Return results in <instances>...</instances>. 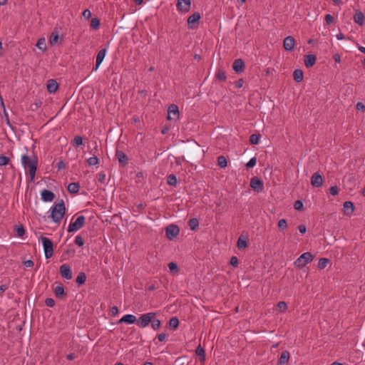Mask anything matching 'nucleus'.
<instances>
[{
  "mask_svg": "<svg viewBox=\"0 0 365 365\" xmlns=\"http://www.w3.org/2000/svg\"><path fill=\"white\" fill-rule=\"evenodd\" d=\"M155 312H148L142 314L137 320V325L140 328L146 327L155 317Z\"/></svg>",
  "mask_w": 365,
  "mask_h": 365,
  "instance_id": "obj_6",
  "label": "nucleus"
},
{
  "mask_svg": "<svg viewBox=\"0 0 365 365\" xmlns=\"http://www.w3.org/2000/svg\"><path fill=\"white\" fill-rule=\"evenodd\" d=\"M284 48L287 51H291L294 49L295 46V40L294 38L291 36H287L284 40Z\"/></svg>",
  "mask_w": 365,
  "mask_h": 365,
  "instance_id": "obj_15",
  "label": "nucleus"
},
{
  "mask_svg": "<svg viewBox=\"0 0 365 365\" xmlns=\"http://www.w3.org/2000/svg\"><path fill=\"white\" fill-rule=\"evenodd\" d=\"M72 143H73V146H75V147H78L80 145H83L82 137L80 135H76L74 137L73 140H72Z\"/></svg>",
  "mask_w": 365,
  "mask_h": 365,
  "instance_id": "obj_34",
  "label": "nucleus"
},
{
  "mask_svg": "<svg viewBox=\"0 0 365 365\" xmlns=\"http://www.w3.org/2000/svg\"><path fill=\"white\" fill-rule=\"evenodd\" d=\"M24 264L26 267H31L34 266V262L31 259L24 261Z\"/></svg>",
  "mask_w": 365,
  "mask_h": 365,
  "instance_id": "obj_56",
  "label": "nucleus"
},
{
  "mask_svg": "<svg viewBox=\"0 0 365 365\" xmlns=\"http://www.w3.org/2000/svg\"><path fill=\"white\" fill-rule=\"evenodd\" d=\"M106 175L104 173H99L98 174V181L101 183H103L105 182Z\"/></svg>",
  "mask_w": 365,
  "mask_h": 365,
  "instance_id": "obj_60",
  "label": "nucleus"
},
{
  "mask_svg": "<svg viewBox=\"0 0 365 365\" xmlns=\"http://www.w3.org/2000/svg\"><path fill=\"white\" fill-rule=\"evenodd\" d=\"M257 162V160L256 158H252L246 164V167L248 168H252L256 165Z\"/></svg>",
  "mask_w": 365,
  "mask_h": 365,
  "instance_id": "obj_45",
  "label": "nucleus"
},
{
  "mask_svg": "<svg viewBox=\"0 0 365 365\" xmlns=\"http://www.w3.org/2000/svg\"><path fill=\"white\" fill-rule=\"evenodd\" d=\"M59 272L61 275L65 278L66 279H72V273L70 267L66 264H63L60 267Z\"/></svg>",
  "mask_w": 365,
  "mask_h": 365,
  "instance_id": "obj_13",
  "label": "nucleus"
},
{
  "mask_svg": "<svg viewBox=\"0 0 365 365\" xmlns=\"http://www.w3.org/2000/svg\"><path fill=\"white\" fill-rule=\"evenodd\" d=\"M86 277L85 273L81 272L76 277V282L78 284H83L86 281Z\"/></svg>",
  "mask_w": 365,
  "mask_h": 365,
  "instance_id": "obj_39",
  "label": "nucleus"
},
{
  "mask_svg": "<svg viewBox=\"0 0 365 365\" xmlns=\"http://www.w3.org/2000/svg\"><path fill=\"white\" fill-rule=\"evenodd\" d=\"M47 90L49 93H55L56 90L58 89V85L56 80L50 79L47 82Z\"/></svg>",
  "mask_w": 365,
  "mask_h": 365,
  "instance_id": "obj_23",
  "label": "nucleus"
},
{
  "mask_svg": "<svg viewBox=\"0 0 365 365\" xmlns=\"http://www.w3.org/2000/svg\"><path fill=\"white\" fill-rule=\"evenodd\" d=\"M325 21L327 24H331L334 21V17L331 14H327L325 16Z\"/></svg>",
  "mask_w": 365,
  "mask_h": 365,
  "instance_id": "obj_53",
  "label": "nucleus"
},
{
  "mask_svg": "<svg viewBox=\"0 0 365 365\" xmlns=\"http://www.w3.org/2000/svg\"><path fill=\"white\" fill-rule=\"evenodd\" d=\"M57 168L59 170L64 169L66 168V165L63 160H61L57 164Z\"/></svg>",
  "mask_w": 365,
  "mask_h": 365,
  "instance_id": "obj_59",
  "label": "nucleus"
},
{
  "mask_svg": "<svg viewBox=\"0 0 365 365\" xmlns=\"http://www.w3.org/2000/svg\"><path fill=\"white\" fill-rule=\"evenodd\" d=\"M188 225L192 230H195L199 225V222L197 218H191L189 222Z\"/></svg>",
  "mask_w": 365,
  "mask_h": 365,
  "instance_id": "obj_33",
  "label": "nucleus"
},
{
  "mask_svg": "<svg viewBox=\"0 0 365 365\" xmlns=\"http://www.w3.org/2000/svg\"><path fill=\"white\" fill-rule=\"evenodd\" d=\"M179 325V320L177 317H172L169 321V326L174 329H177Z\"/></svg>",
  "mask_w": 365,
  "mask_h": 365,
  "instance_id": "obj_36",
  "label": "nucleus"
},
{
  "mask_svg": "<svg viewBox=\"0 0 365 365\" xmlns=\"http://www.w3.org/2000/svg\"><path fill=\"white\" fill-rule=\"evenodd\" d=\"M167 182L169 185L176 186L178 183L177 178L175 175L171 174L168 176Z\"/></svg>",
  "mask_w": 365,
  "mask_h": 365,
  "instance_id": "obj_31",
  "label": "nucleus"
},
{
  "mask_svg": "<svg viewBox=\"0 0 365 365\" xmlns=\"http://www.w3.org/2000/svg\"><path fill=\"white\" fill-rule=\"evenodd\" d=\"M298 229L302 234H304L307 232V227L304 225H300Z\"/></svg>",
  "mask_w": 365,
  "mask_h": 365,
  "instance_id": "obj_58",
  "label": "nucleus"
},
{
  "mask_svg": "<svg viewBox=\"0 0 365 365\" xmlns=\"http://www.w3.org/2000/svg\"><path fill=\"white\" fill-rule=\"evenodd\" d=\"M293 78L296 82H297V83L302 82L304 78V74H303L302 71L300 69H296L293 73Z\"/></svg>",
  "mask_w": 365,
  "mask_h": 365,
  "instance_id": "obj_26",
  "label": "nucleus"
},
{
  "mask_svg": "<svg viewBox=\"0 0 365 365\" xmlns=\"http://www.w3.org/2000/svg\"><path fill=\"white\" fill-rule=\"evenodd\" d=\"M58 38V36L56 34L55 36H52L51 38L50 39L51 44H54L57 42Z\"/></svg>",
  "mask_w": 365,
  "mask_h": 365,
  "instance_id": "obj_61",
  "label": "nucleus"
},
{
  "mask_svg": "<svg viewBox=\"0 0 365 365\" xmlns=\"http://www.w3.org/2000/svg\"><path fill=\"white\" fill-rule=\"evenodd\" d=\"M16 234L19 237H22L25 234V230L22 225H19L16 228Z\"/></svg>",
  "mask_w": 365,
  "mask_h": 365,
  "instance_id": "obj_47",
  "label": "nucleus"
},
{
  "mask_svg": "<svg viewBox=\"0 0 365 365\" xmlns=\"http://www.w3.org/2000/svg\"><path fill=\"white\" fill-rule=\"evenodd\" d=\"M80 185L77 182H71L68 185V190L71 193H77L79 190Z\"/></svg>",
  "mask_w": 365,
  "mask_h": 365,
  "instance_id": "obj_27",
  "label": "nucleus"
},
{
  "mask_svg": "<svg viewBox=\"0 0 365 365\" xmlns=\"http://www.w3.org/2000/svg\"><path fill=\"white\" fill-rule=\"evenodd\" d=\"M216 76L219 80H220L222 81H225L227 78L225 72L220 69H219L217 71Z\"/></svg>",
  "mask_w": 365,
  "mask_h": 365,
  "instance_id": "obj_41",
  "label": "nucleus"
},
{
  "mask_svg": "<svg viewBox=\"0 0 365 365\" xmlns=\"http://www.w3.org/2000/svg\"><path fill=\"white\" fill-rule=\"evenodd\" d=\"M277 309L279 312H284L287 309V305L284 302H279L277 305Z\"/></svg>",
  "mask_w": 365,
  "mask_h": 365,
  "instance_id": "obj_38",
  "label": "nucleus"
},
{
  "mask_svg": "<svg viewBox=\"0 0 365 365\" xmlns=\"http://www.w3.org/2000/svg\"><path fill=\"white\" fill-rule=\"evenodd\" d=\"M43 252L46 259L51 258L53 255V242L48 237H41Z\"/></svg>",
  "mask_w": 365,
  "mask_h": 365,
  "instance_id": "obj_4",
  "label": "nucleus"
},
{
  "mask_svg": "<svg viewBox=\"0 0 365 365\" xmlns=\"http://www.w3.org/2000/svg\"><path fill=\"white\" fill-rule=\"evenodd\" d=\"M107 53V48H103L101 49L97 53L96 61V67L94 68V71H96L99 68L100 65L103 62L106 55Z\"/></svg>",
  "mask_w": 365,
  "mask_h": 365,
  "instance_id": "obj_14",
  "label": "nucleus"
},
{
  "mask_svg": "<svg viewBox=\"0 0 365 365\" xmlns=\"http://www.w3.org/2000/svg\"><path fill=\"white\" fill-rule=\"evenodd\" d=\"M196 354L200 356V361L203 362L205 359V350L201 346H198L195 350Z\"/></svg>",
  "mask_w": 365,
  "mask_h": 365,
  "instance_id": "obj_28",
  "label": "nucleus"
},
{
  "mask_svg": "<svg viewBox=\"0 0 365 365\" xmlns=\"http://www.w3.org/2000/svg\"><path fill=\"white\" fill-rule=\"evenodd\" d=\"M45 304L49 307H53L55 305V302L52 298H47L45 300Z\"/></svg>",
  "mask_w": 365,
  "mask_h": 365,
  "instance_id": "obj_52",
  "label": "nucleus"
},
{
  "mask_svg": "<svg viewBox=\"0 0 365 365\" xmlns=\"http://www.w3.org/2000/svg\"><path fill=\"white\" fill-rule=\"evenodd\" d=\"M50 211L52 222L60 224L66 213L64 202L61 200L60 202L54 203L50 208Z\"/></svg>",
  "mask_w": 365,
  "mask_h": 365,
  "instance_id": "obj_1",
  "label": "nucleus"
},
{
  "mask_svg": "<svg viewBox=\"0 0 365 365\" xmlns=\"http://www.w3.org/2000/svg\"><path fill=\"white\" fill-rule=\"evenodd\" d=\"M83 16L86 19H89L91 17V11L89 9L84 10V11L83 12Z\"/></svg>",
  "mask_w": 365,
  "mask_h": 365,
  "instance_id": "obj_55",
  "label": "nucleus"
},
{
  "mask_svg": "<svg viewBox=\"0 0 365 365\" xmlns=\"http://www.w3.org/2000/svg\"><path fill=\"white\" fill-rule=\"evenodd\" d=\"M165 338H166V334H164V333H162V334H160L158 335V339L160 341H163Z\"/></svg>",
  "mask_w": 365,
  "mask_h": 365,
  "instance_id": "obj_64",
  "label": "nucleus"
},
{
  "mask_svg": "<svg viewBox=\"0 0 365 365\" xmlns=\"http://www.w3.org/2000/svg\"><path fill=\"white\" fill-rule=\"evenodd\" d=\"M180 232L179 227L175 225H170L166 227L165 235L168 239L173 240L176 237Z\"/></svg>",
  "mask_w": 365,
  "mask_h": 365,
  "instance_id": "obj_9",
  "label": "nucleus"
},
{
  "mask_svg": "<svg viewBox=\"0 0 365 365\" xmlns=\"http://www.w3.org/2000/svg\"><path fill=\"white\" fill-rule=\"evenodd\" d=\"M75 243L78 246H83L84 244L83 238L80 235H77L75 238Z\"/></svg>",
  "mask_w": 365,
  "mask_h": 365,
  "instance_id": "obj_49",
  "label": "nucleus"
},
{
  "mask_svg": "<svg viewBox=\"0 0 365 365\" xmlns=\"http://www.w3.org/2000/svg\"><path fill=\"white\" fill-rule=\"evenodd\" d=\"M200 14L198 12H195L191 16H190L187 19V26L190 29H194L197 27L200 20Z\"/></svg>",
  "mask_w": 365,
  "mask_h": 365,
  "instance_id": "obj_8",
  "label": "nucleus"
},
{
  "mask_svg": "<svg viewBox=\"0 0 365 365\" xmlns=\"http://www.w3.org/2000/svg\"><path fill=\"white\" fill-rule=\"evenodd\" d=\"M290 357L289 352L288 351H284L282 352L281 356L279 359V364L283 365L289 361Z\"/></svg>",
  "mask_w": 365,
  "mask_h": 365,
  "instance_id": "obj_24",
  "label": "nucleus"
},
{
  "mask_svg": "<svg viewBox=\"0 0 365 365\" xmlns=\"http://www.w3.org/2000/svg\"><path fill=\"white\" fill-rule=\"evenodd\" d=\"M294 207L295 210H300L302 209L303 207V203L302 201L300 200H297L294 202Z\"/></svg>",
  "mask_w": 365,
  "mask_h": 365,
  "instance_id": "obj_50",
  "label": "nucleus"
},
{
  "mask_svg": "<svg viewBox=\"0 0 365 365\" xmlns=\"http://www.w3.org/2000/svg\"><path fill=\"white\" fill-rule=\"evenodd\" d=\"M180 116V112L178 107L175 104H171L168 107V120H178Z\"/></svg>",
  "mask_w": 365,
  "mask_h": 365,
  "instance_id": "obj_7",
  "label": "nucleus"
},
{
  "mask_svg": "<svg viewBox=\"0 0 365 365\" xmlns=\"http://www.w3.org/2000/svg\"><path fill=\"white\" fill-rule=\"evenodd\" d=\"M230 264L233 267H237L238 264V259L237 257L233 256L230 259Z\"/></svg>",
  "mask_w": 365,
  "mask_h": 365,
  "instance_id": "obj_54",
  "label": "nucleus"
},
{
  "mask_svg": "<svg viewBox=\"0 0 365 365\" xmlns=\"http://www.w3.org/2000/svg\"><path fill=\"white\" fill-rule=\"evenodd\" d=\"M91 26L93 29H97L100 26V20L97 18H93L91 21Z\"/></svg>",
  "mask_w": 365,
  "mask_h": 365,
  "instance_id": "obj_43",
  "label": "nucleus"
},
{
  "mask_svg": "<svg viewBox=\"0 0 365 365\" xmlns=\"http://www.w3.org/2000/svg\"><path fill=\"white\" fill-rule=\"evenodd\" d=\"M244 81L242 79H240L235 82V86L238 88L242 87Z\"/></svg>",
  "mask_w": 365,
  "mask_h": 365,
  "instance_id": "obj_62",
  "label": "nucleus"
},
{
  "mask_svg": "<svg viewBox=\"0 0 365 365\" xmlns=\"http://www.w3.org/2000/svg\"><path fill=\"white\" fill-rule=\"evenodd\" d=\"M250 187L258 192H261L264 187L262 182L257 177H254L251 179Z\"/></svg>",
  "mask_w": 365,
  "mask_h": 365,
  "instance_id": "obj_11",
  "label": "nucleus"
},
{
  "mask_svg": "<svg viewBox=\"0 0 365 365\" xmlns=\"http://www.w3.org/2000/svg\"><path fill=\"white\" fill-rule=\"evenodd\" d=\"M314 259V255L309 252H304L294 262L295 267L302 268L305 265L312 262Z\"/></svg>",
  "mask_w": 365,
  "mask_h": 365,
  "instance_id": "obj_3",
  "label": "nucleus"
},
{
  "mask_svg": "<svg viewBox=\"0 0 365 365\" xmlns=\"http://www.w3.org/2000/svg\"><path fill=\"white\" fill-rule=\"evenodd\" d=\"M137 322V319L135 316L133 314H125L121 317V319L118 321L119 324L125 323L127 324H132L135 322Z\"/></svg>",
  "mask_w": 365,
  "mask_h": 365,
  "instance_id": "obj_18",
  "label": "nucleus"
},
{
  "mask_svg": "<svg viewBox=\"0 0 365 365\" xmlns=\"http://www.w3.org/2000/svg\"><path fill=\"white\" fill-rule=\"evenodd\" d=\"M354 21L356 24H359V26H362L364 23V14L359 10L356 11L354 16Z\"/></svg>",
  "mask_w": 365,
  "mask_h": 365,
  "instance_id": "obj_20",
  "label": "nucleus"
},
{
  "mask_svg": "<svg viewBox=\"0 0 365 365\" xmlns=\"http://www.w3.org/2000/svg\"><path fill=\"white\" fill-rule=\"evenodd\" d=\"M278 227L280 230L286 229L287 227V222L286 220L282 219V220H279Z\"/></svg>",
  "mask_w": 365,
  "mask_h": 365,
  "instance_id": "obj_46",
  "label": "nucleus"
},
{
  "mask_svg": "<svg viewBox=\"0 0 365 365\" xmlns=\"http://www.w3.org/2000/svg\"><path fill=\"white\" fill-rule=\"evenodd\" d=\"M55 295L60 297L64 294V288L62 284L57 285L54 289Z\"/></svg>",
  "mask_w": 365,
  "mask_h": 365,
  "instance_id": "obj_30",
  "label": "nucleus"
},
{
  "mask_svg": "<svg viewBox=\"0 0 365 365\" xmlns=\"http://www.w3.org/2000/svg\"><path fill=\"white\" fill-rule=\"evenodd\" d=\"M93 144H94V147H93V156L90 157L87 160V163L89 165H96L99 163L98 158L96 155V152H98V145H97L96 142H94Z\"/></svg>",
  "mask_w": 365,
  "mask_h": 365,
  "instance_id": "obj_17",
  "label": "nucleus"
},
{
  "mask_svg": "<svg viewBox=\"0 0 365 365\" xmlns=\"http://www.w3.org/2000/svg\"><path fill=\"white\" fill-rule=\"evenodd\" d=\"M329 192L332 195H336L339 193V188L336 185L331 186L329 189Z\"/></svg>",
  "mask_w": 365,
  "mask_h": 365,
  "instance_id": "obj_51",
  "label": "nucleus"
},
{
  "mask_svg": "<svg viewBox=\"0 0 365 365\" xmlns=\"http://www.w3.org/2000/svg\"><path fill=\"white\" fill-rule=\"evenodd\" d=\"M10 161V159L9 157L5 155H1L0 156V166L6 165Z\"/></svg>",
  "mask_w": 365,
  "mask_h": 365,
  "instance_id": "obj_44",
  "label": "nucleus"
},
{
  "mask_svg": "<svg viewBox=\"0 0 365 365\" xmlns=\"http://www.w3.org/2000/svg\"><path fill=\"white\" fill-rule=\"evenodd\" d=\"M168 268L171 272H178V265L175 262H170L168 264Z\"/></svg>",
  "mask_w": 365,
  "mask_h": 365,
  "instance_id": "obj_48",
  "label": "nucleus"
},
{
  "mask_svg": "<svg viewBox=\"0 0 365 365\" xmlns=\"http://www.w3.org/2000/svg\"><path fill=\"white\" fill-rule=\"evenodd\" d=\"M177 9L181 13H187L191 8V0H178Z\"/></svg>",
  "mask_w": 365,
  "mask_h": 365,
  "instance_id": "obj_10",
  "label": "nucleus"
},
{
  "mask_svg": "<svg viewBox=\"0 0 365 365\" xmlns=\"http://www.w3.org/2000/svg\"><path fill=\"white\" fill-rule=\"evenodd\" d=\"M261 138L260 135L252 134L250 137V143L252 145H257L259 143Z\"/></svg>",
  "mask_w": 365,
  "mask_h": 365,
  "instance_id": "obj_32",
  "label": "nucleus"
},
{
  "mask_svg": "<svg viewBox=\"0 0 365 365\" xmlns=\"http://www.w3.org/2000/svg\"><path fill=\"white\" fill-rule=\"evenodd\" d=\"M22 166L25 169H29L30 180L33 181L35 178L37 169V159L36 157L31 158L27 155H22L21 158Z\"/></svg>",
  "mask_w": 365,
  "mask_h": 365,
  "instance_id": "obj_2",
  "label": "nucleus"
},
{
  "mask_svg": "<svg viewBox=\"0 0 365 365\" xmlns=\"http://www.w3.org/2000/svg\"><path fill=\"white\" fill-rule=\"evenodd\" d=\"M356 108L358 110H363L364 109V106L362 103H357Z\"/></svg>",
  "mask_w": 365,
  "mask_h": 365,
  "instance_id": "obj_63",
  "label": "nucleus"
},
{
  "mask_svg": "<svg viewBox=\"0 0 365 365\" xmlns=\"http://www.w3.org/2000/svg\"><path fill=\"white\" fill-rule=\"evenodd\" d=\"M36 47L41 51H45L46 49L45 39L40 38L36 43Z\"/></svg>",
  "mask_w": 365,
  "mask_h": 365,
  "instance_id": "obj_37",
  "label": "nucleus"
},
{
  "mask_svg": "<svg viewBox=\"0 0 365 365\" xmlns=\"http://www.w3.org/2000/svg\"><path fill=\"white\" fill-rule=\"evenodd\" d=\"M217 165L221 168H225L227 165V161L225 156L220 155L217 158Z\"/></svg>",
  "mask_w": 365,
  "mask_h": 365,
  "instance_id": "obj_29",
  "label": "nucleus"
},
{
  "mask_svg": "<svg viewBox=\"0 0 365 365\" xmlns=\"http://www.w3.org/2000/svg\"><path fill=\"white\" fill-rule=\"evenodd\" d=\"M150 324H151V327L154 329V330H158L160 327V324H161V322L159 319H153L152 321L150 322Z\"/></svg>",
  "mask_w": 365,
  "mask_h": 365,
  "instance_id": "obj_40",
  "label": "nucleus"
},
{
  "mask_svg": "<svg viewBox=\"0 0 365 365\" xmlns=\"http://www.w3.org/2000/svg\"><path fill=\"white\" fill-rule=\"evenodd\" d=\"M311 184L313 187H319L323 184V179L322 175L319 173H315L312 176Z\"/></svg>",
  "mask_w": 365,
  "mask_h": 365,
  "instance_id": "obj_16",
  "label": "nucleus"
},
{
  "mask_svg": "<svg viewBox=\"0 0 365 365\" xmlns=\"http://www.w3.org/2000/svg\"><path fill=\"white\" fill-rule=\"evenodd\" d=\"M247 243L245 239H242V237H240L237 241V247L239 249H245L247 247Z\"/></svg>",
  "mask_w": 365,
  "mask_h": 365,
  "instance_id": "obj_42",
  "label": "nucleus"
},
{
  "mask_svg": "<svg viewBox=\"0 0 365 365\" xmlns=\"http://www.w3.org/2000/svg\"><path fill=\"white\" fill-rule=\"evenodd\" d=\"M232 68L236 73H241L245 68V63L241 58H237L234 61Z\"/></svg>",
  "mask_w": 365,
  "mask_h": 365,
  "instance_id": "obj_19",
  "label": "nucleus"
},
{
  "mask_svg": "<svg viewBox=\"0 0 365 365\" xmlns=\"http://www.w3.org/2000/svg\"><path fill=\"white\" fill-rule=\"evenodd\" d=\"M316 56L313 54H308L304 57V64L307 68L313 66L316 63Z\"/></svg>",
  "mask_w": 365,
  "mask_h": 365,
  "instance_id": "obj_22",
  "label": "nucleus"
},
{
  "mask_svg": "<svg viewBox=\"0 0 365 365\" xmlns=\"http://www.w3.org/2000/svg\"><path fill=\"white\" fill-rule=\"evenodd\" d=\"M86 222V217L83 215H79L75 220L74 222H71L69 224L67 230L68 232H73L79 230L82 228Z\"/></svg>",
  "mask_w": 365,
  "mask_h": 365,
  "instance_id": "obj_5",
  "label": "nucleus"
},
{
  "mask_svg": "<svg viewBox=\"0 0 365 365\" xmlns=\"http://www.w3.org/2000/svg\"><path fill=\"white\" fill-rule=\"evenodd\" d=\"M110 312H111L112 315H113V316L117 315L118 314V307L115 306L112 307L110 309Z\"/></svg>",
  "mask_w": 365,
  "mask_h": 365,
  "instance_id": "obj_57",
  "label": "nucleus"
},
{
  "mask_svg": "<svg viewBox=\"0 0 365 365\" xmlns=\"http://www.w3.org/2000/svg\"><path fill=\"white\" fill-rule=\"evenodd\" d=\"M329 263V259L327 258H321L318 262V268L320 269H324Z\"/></svg>",
  "mask_w": 365,
  "mask_h": 365,
  "instance_id": "obj_35",
  "label": "nucleus"
},
{
  "mask_svg": "<svg viewBox=\"0 0 365 365\" xmlns=\"http://www.w3.org/2000/svg\"><path fill=\"white\" fill-rule=\"evenodd\" d=\"M115 156L117 157L119 163L121 165H125L128 163V158L126 155V154L125 153H123V151L117 150L116 153H115Z\"/></svg>",
  "mask_w": 365,
  "mask_h": 365,
  "instance_id": "obj_21",
  "label": "nucleus"
},
{
  "mask_svg": "<svg viewBox=\"0 0 365 365\" xmlns=\"http://www.w3.org/2000/svg\"><path fill=\"white\" fill-rule=\"evenodd\" d=\"M343 207L345 213L347 215H350L354 212V204L350 201H346L343 205Z\"/></svg>",
  "mask_w": 365,
  "mask_h": 365,
  "instance_id": "obj_25",
  "label": "nucleus"
},
{
  "mask_svg": "<svg viewBox=\"0 0 365 365\" xmlns=\"http://www.w3.org/2000/svg\"><path fill=\"white\" fill-rule=\"evenodd\" d=\"M41 197L42 201L45 202H50L55 198V195L52 191L44 189L41 191Z\"/></svg>",
  "mask_w": 365,
  "mask_h": 365,
  "instance_id": "obj_12",
  "label": "nucleus"
}]
</instances>
